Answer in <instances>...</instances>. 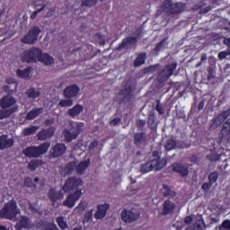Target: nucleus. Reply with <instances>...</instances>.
I'll return each mask as SVG.
<instances>
[{
  "mask_svg": "<svg viewBox=\"0 0 230 230\" xmlns=\"http://www.w3.org/2000/svg\"><path fill=\"white\" fill-rule=\"evenodd\" d=\"M137 127H145V120L139 119L137 122Z\"/></svg>",
  "mask_w": 230,
  "mask_h": 230,
  "instance_id": "nucleus-61",
  "label": "nucleus"
},
{
  "mask_svg": "<svg viewBox=\"0 0 230 230\" xmlns=\"http://www.w3.org/2000/svg\"><path fill=\"white\" fill-rule=\"evenodd\" d=\"M227 118H230V108L221 111L220 114L214 119L211 127L213 128H218V127H220V125H222V123H224Z\"/></svg>",
  "mask_w": 230,
  "mask_h": 230,
  "instance_id": "nucleus-15",
  "label": "nucleus"
},
{
  "mask_svg": "<svg viewBox=\"0 0 230 230\" xmlns=\"http://www.w3.org/2000/svg\"><path fill=\"white\" fill-rule=\"evenodd\" d=\"M119 94L122 96L120 99L121 103H132V100H134V86L127 83Z\"/></svg>",
  "mask_w": 230,
  "mask_h": 230,
  "instance_id": "nucleus-7",
  "label": "nucleus"
},
{
  "mask_svg": "<svg viewBox=\"0 0 230 230\" xmlns=\"http://www.w3.org/2000/svg\"><path fill=\"white\" fill-rule=\"evenodd\" d=\"M177 146V143L173 139H168L164 144V148L167 151L173 150Z\"/></svg>",
  "mask_w": 230,
  "mask_h": 230,
  "instance_id": "nucleus-43",
  "label": "nucleus"
},
{
  "mask_svg": "<svg viewBox=\"0 0 230 230\" xmlns=\"http://www.w3.org/2000/svg\"><path fill=\"white\" fill-rule=\"evenodd\" d=\"M185 224H191L193 222V217L191 216H188L184 219Z\"/></svg>",
  "mask_w": 230,
  "mask_h": 230,
  "instance_id": "nucleus-59",
  "label": "nucleus"
},
{
  "mask_svg": "<svg viewBox=\"0 0 230 230\" xmlns=\"http://www.w3.org/2000/svg\"><path fill=\"white\" fill-rule=\"evenodd\" d=\"M66 150H67V147H66V144H56L53 147L51 156L54 158L60 157L61 155H64V154H66Z\"/></svg>",
  "mask_w": 230,
  "mask_h": 230,
  "instance_id": "nucleus-22",
  "label": "nucleus"
},
{
  "mask_svg": "<svg viewBox=\"0 0 230 230\" xmlns=\"http://www.w3.org/2000/svg\"><path fill=\"white\" fill-rule=\"evenodd\" d=\"M175 209V204L170 200H166L164 204V213L168 215V213H172Z\"/></svg>",
  "mask_w": 230,
  "mask_h": 230,
  "instance_id": "nucleus-32",
  "label": "nucleus"
},
{
  "mask_svg": "<svg viewBox=\"0 0 230 230\" xmlns=\"http://www.w3.org/2000/svg\"><path fill=\"white\" fill-rule=\"evenodd\" d=\"M45 125H53V119H45Z\"/></svg>",
  "mask_w": 230,
  "mask_h": 230,
  "instance_id": "nucleus-63",
  "label": "nucleus"
},
{
  "mask_svg": "<svg viewBox=\"0 0 230 230\" xmlns=\"http://www.w3.org/2000/svg\"><path fill=\"white\" fill-rule=\"evenodd\" d=\"M212 186H213V183H210V181L205 182L202 184L201 190H203L204 191H209V190H211Z\"/></svg>",
  "mask_w": 230,
  "mask_h": 230,
  "instance_id": "nucleus-53",
  "label": "nucleus"
},
{
  "mask_svg": "<svg viewBox=\"0 0 230 230\" xmlns=\"http://www.w3.org/2000/svg\"><path fill=\"white\" fill-rule=\"evenodd\" d=\"M147 123L150 128H155V127H157V124L155 123V117L154 116L149 118Z\"/></svg>",
  "mask_w": 230,
  "mask_h": 230,
  "instance_id": "nucleus-49",
  "label": "nucleus"
},
{
  "mask_svg": "<svg viewBox=\"0 0 230 230\" xmlns=\"http://www.w3.org/2000/svg\"><path fill=\"white\" fill-rule=\"evenodd\" d=\"M143 141H145V133H137L134 136V143L136 145V146H141V143H143Z\"/></svg>",
  "mask_w": 230,
  "mask_h": 230,
  "instance_id": "nucleus-36",
  "label": "nucleus"
},
{
  "mask_svg": "<svg viewBox=\"0 0 230 230\" xmlns=\"http://www.w3.org/2000/svg\"><path fill=\"white\" fill-rule=\"evenodd\" d=\"M49 199L51 202L62 200V199H64V192H62V190H56L55 189H50L49 190Z\"/></svg>",
  "mask_w": 230,
  "mask_h": 230,
  "instance_id": "nucleus-25",
  "label": "nucleus"
},
{
  "mask_svg": "<svg viewBox=\"0 0 230 230\" xmlns=\"http://www.w3.org/2000/svg\"><path fill=\"white\" fill-rule=\"evenodd\" d=\"M137 44V37L128 36L122 40L121 43L116 48L117 51L121 49H132Z\"/></svg>",
  "mask_w": 230,
  "mask_h": 230,
  "instance_id": "nucleus-11",
  "label": "nucleus"
},
{
  "mask_svg": "<svg viewBox=\"0 0 230 230\" xmlns=\"http://www.w3.org/2000/svg\"><path fill=\"white\" fill-rule=\"evenodd\" d=\"M85 209H87V201L81 200L77 205V208H75V211H77V213H84Z\"/></svg>",
  "mask_w": 230,
  "mask_h": 230,
  "instance_id": "nucleus-42",
  "label": "nucleus"
},
{
  "mask_svg": "<svg viewBox=\"0 0 230 230\" xmlns=\"http://www.w3.org/2000/svg\"><path fill=\"white\" fill-rule=\"evenodd\" d=\"M82 186H84V181L77 177H69L66 180L65 184L62 186V190L64 193H70V191H78L81 190L82 193Z\"/></svg>",
  "mask_w": 230,
  "mask_h": 230,
  "instance_id": "nucleus-5",
  "label": "nucleus"
},
{
  "mask_svg": "<svg viewBox=\"0 0 230 230\" xmlns=\"http://www.w3.org/2000/svg\"><path fill=\"white\" fill-rule=\"evenodd\" d=\"M44 112V108H33L31 111H30L26 115V119H29L30 121L35 119V118L40 116Z\"/></svg>",
  "mask_w": 230,
  "mask_h": 230,
  "instance_id": "nucleus-27",
  "label": "nucleus"
},
{
  "mask_svg": "<svg viewBox=\"0 0 230 230\" xmlns=\"http://www.w3.org/2000/svg\"><path fill=\"white\" fill-rule=\"evenodd\" d=\"M89 164H91V158L79 163L77 165H75L76 173L78 175H84V173H85V170L89 168Z\"/></svg>",
  "mask_w": 230,
  "mask_h": 230,
  "instance_id": "nucleus-26",
  "label": "nucleus"
},
{
  "mask_svg": "<svg viewBox=\"0 0 230 230\" xmlns=\"http://www.w3.org/2000/svg\"><path fill=\"white\" fill-rule=\"evenodd\" d=\"M24 185L27 188H33V181L31 180V178H25L24 180Z\"/></svg>",
  "mask_w": 230,
  "mask_h": 230,
  "instance_id": "nucleus-54",
  "label": "nucleus"
},
{
  "mask_svg": "<svg viewBox=\"0 0 230 230\" xmlns=\"http://www.w3.org/2000/svg\"><path fill=\"white\" fill-rule=\"evenodd\" d=\"M79 93H80V87H78V85L70 84L64 89L63 96L67 100H73V98H76V96H78Z\"/></svg>",
  "mask_w": 230,
  "mask_h": 230,
  "instance_id": "nucleus-13",
  "label": "nucleus"
},
{
  "mask_svg": "<svg viewBox=\"0 0 230 230\" xmlns=\"http://www.w3.org/2000/svg\"><path fill=\"white\" fill-rule=\"evenodd\" d=\"M109 209H111V205L109 203L98 205L97 211L94 214L95 218H97V220H102V218H105L107 211H109Z\"/></svg>",
  "mask_w": 230,
  "mask_h": 230,
  "instance_id": "nucleus-17",
  "label": "nucleus"
},
{
  "mask_svg": "<svg viewBox=\"0 0 230 230\" xmlns=\"http://www.w3.org/2000/svg\"><path fill=\"white\" fill-rule=\"evenodd\" d=\"M34 8H35V11L32 12L30 15V19L31 21H35V19H37V15H39L40 12H43V10L46 8V4H35Z\"/></svg>",
  "mask_w": 230,
  "mask_h": 230,
  "instance_id": "nucleus-29",
  "label": "nucleus"
},
{
  "mask_svg": "<svg viewBox=\"0 0 230 230\" xmlns=\"http://www.w3.org/2000/svg\"><path fill=\"white\" fill-rule=\"evenodd\" d=\"M40 27L34 25L28 33L22 38L21 42H22V44H35L39 39V35H40Z\"/></svg>",
  "mask_w": 230,
  "mask_h": 230,
  "instance_id": "nucleus-6",
  "label": "nucleus"
},
{
  "mask_svg": "<svg viewBox=\"0 0 230 230\" xmlns=\"http://www.w3.org/2000/svg\"><path fill=\"white\" fill-rule=\"evenodd\" d=\"M175 69H177V63L168 65L158 75V80L160 82H166V80L173 75V71H175Z\"/></svg>",
  "mask_w": 230,
  "mask_h": 230,
  "instance_id": "nucleus-12",
  "label": "nucleus"
},
{
  "mask_svg": "<svg viewBox=\"0 0 230 230\" xmlns=\"http://www.w3.org/2000/svg\"><path fill=\"white\" fill-rule=\"evenodd\" d=\"M40 164H42V161L31 160L28 164V168H30L31 172H35V170H37V168H39Z\"/></svg>",
  "mask_w": 230,
  "mask_h": 230,
  "instance_id": "nucleus-38",
  "label": "nucleus"
},
{
  "mask_svg": "<svg viewBox=\"0 0 230 230\" xmlns=\"http://www.w3.org/2000/svg\"><path fill=\"white\" fill-rule=\"evenodd\" d=\"M162 193L164 197H175V191L172 190V189L166 185H164Z\"/></svg>",
  "mask_w": 230,
  "mask_h": 230,
  "instance_id": "nucleus-39",
  "label": "nucleus"
},
{
  "mask_svg": "<svg viewBox=\"0 0 230 230\" xmlns=\"http://www.w3.org/2000/svg\"><path fill=\"white\" fill-rule=\"evenodd\" d=\"M38 62H41L44 66H51L52 64H55V58L48 53H42V49H40V55L38 58Z\"/></svg>",
  "mask_w": 230,
  "mask_h": 230,
  "instance_id": "nucleus-21",
  "label": "nucleus"
},
{
  "mask_svg": "<svg viewBox=\"0 0 230 230\" xmlns=\"http://www.w3.org/2000/svg\"><path fill=\"white\" fill-rule=\"evenodd\" d=\"M16 103L17 100H15V97L12 95H5L0 100L1 109H13V107H17L15 105Z\"/></svg>",
  "mask_w": 230,
  "mask_h": 230,
  "instance_id": "nucleus-16",
  "label": "nucleus"
},
{
  "mask_svg": "<svg viewBox=\"0 0 230 230\" xmlns=\"http://www.w3.org/2000/svg\"><path fill=\"white\" fill-rule=\"evenodd\" d=\"M80 197H82V190L74 191L66 196L65 201L63 202V206L70 208H75V204H76L77 200H80Z\"/></svg>",
  "mask_w": 230,
  "mask_h": 230,
  "instance_id": "nucleus-10",
  "label": "nucleus"
},
{
  "mask_svg": "<svg viewBox=\"0 0 230 230\" xmlns=\"http://www.w3.org/2000/svg\"><path fill=\"white\" fill-rule=\"evenodd\" d=\"M25 94L28 98L31 100H37V98L40 97V91L35 90L34 87H31L26 90Z\"/></svg>",
  "mask_w": 230,
  "mask_h": 230,
  "instance_id": "nucleus-30",
  "label": "nucleus"
},
{
  "mask_svg": "<svg viewBox=\"0 0 230 230\" xmlns=\"http://www.w3.org/2000/svg\"><path fill=\"white\" fill-rule=\"evenodd\" d=\"M172 6L173 4L172 3V1L166 0L163 4V10H164V12H167V13H171Z\"/></svg>",
  "mask_w": 230,
  "mask_h": 230,
  "instance_id": "nucleus-45",
  "label": "nucleus"
},
{
  "mask_svg": "<svg viewBox=\"0 0 230 230\" xmlns=\"http://www.w3.org/2000/svg\"><path fill=\"white\" fill-rule=\"evenodd\" d=\"M98 4V0H82L81 8H93Z\"/></svg>",
  "mask_w": 230,
  "mask_h": 230,
  "instance_id": "nucleus-33",
  "label": "nucleus"
},
{
  "mask_svg": "<svg viewBox=\"0 0 230 230\" xmlns=\"http://www.w3.org/2000/svg\"><path fill=\"white\" fill-rule=\"evenodd\" d=\"M31 70H32L31 66H27L23 70L18 69L16 71V75L17 76H19V78H23L24 80H26L27 78H30Z\"/></svg>",
  "mask_w": 230,
  "mask_h": 230,
  "instance_id": "nucleus-31",
  "label": "nucleus"
},
{
  "mask_svg": "<svg viewBox=\"0 0 230 230\" xmlns=\"http://www.w3.org/2000/svg\"><path fill=\"white\" fill-rule=\"evenodd\" d=\"M224 44H226V46L230 48V38H225Z\"/></svg>",
  "mask_w": 230,
  "mask_h": 230,
  "instance_id": "nucleus-62",
  "label": "nucleus"
},
{
  "mask_svg": "<svg viewBox=\"0 0 230 230\" xmlns=\"http://www.w3.org/2000/svg\"><path fill=\"white\" fill-rule=\"evenodd\" d=\"M55 13V8L49 9V12L47 13L46 17H51Z\"/></svg>",
  "mask_w": 230,
  "mask_h": 230,
  "instance_id": "nucleus-60",
  "label": "nucleus"
},
{
  "mask_svg": "<svg viewBox=\"0 0 230 230\" xmlns=\"http://www.w3.org/2000/svg\"><path fill=\"white\" fill-rule=\"evenodd\" d=\"M172 172H175L176 173H180V175H181L182 177H188V173H190V170L188 169V166L182 164H172Z\"/></svg>",
  "mask_w": 230,
  "mask_h": 230,
  "instance_id": "nucleus-23",
  "label": "nucleus"
},
{
  "mask_svg": "<svg viewBox=\"0 0 230 230\" xmlns=\"http://www.w3.org/2000/svg\"><path fill=\"white\" fill-rule=\"evenodd\" d=\"M207 60H208V54H206V53L201 54L200 62H199L196 65V67H200V66H202V64H204V62H206Z\"/></svg>",
  "mask_w": 230,
  "mask_h": 230,
  "instance_id": "nucleus-51",
  "label": "nucleus"
},
{
  "mask_svg": "<svg viewBox=\"0 0 230 230\" xmlns=\"http://www.w3.org/2000/svg\"><path fill=\"white\" fill-rule=\"evenodd\" d=\"M121 123L120 118H115L110 121L111 127H117V125H119Z\"/></svg>",
  "mask_w": 230,
  "mask_h": 230,
  "instance_id": "nucleus-52",
  "label": "nucleus"
},
{
  "mask_svg": "<svg viewBox=\"0 0 230 230\" xmlns=\"http://www.w3.org/2000/svg\"><path fill=\"white\" fill-rule=\"evenodd\" d=\"M82 112H84V105L77 103L67 111V115L73 119H75V118H78Z\"/></svg>",
  "mask_w": 230,
  "mask_h": 230,
  "instance_id": "nucleus-20",
  "label": "nucleus"
},
{
  "mask_svg": "<svg viewBox=\"0 0 230 230\" xmlns=\"http://www.w3.org/2000/svg\"><path fill=\"white\" fill-rule=\"evenodd\" d=\"M156 111L159 114H164V110H163V104H161L160 101L156 102Z\"/></svg>",
  "mask_w": 230,
  "mask_h": 230,
  "instance_id": "nucleus-55",
  "label": "nucleus"
},
{
  "mask_svg": "<svg viewBox=\"0 0 230 230\" xmlns=\"http://www.w3.org/2000/svg\"><path fill=\"white\" fill-rule=\"evenodd\" d=\"M21 214V210L17 207V201L11 199L0 210V218H5L6 220H13L17 215Z\"/></svg>",
  "mask_w": 230,
  "mask_h": 230,
  "instance_id": "nucleus-3",
  "label": "nucleus"
},
{
  "mask_svg": "<svg viewBox=\"0 0 230 230\" xmlns=\"http://www.w3.org/2000/svg\"><path fill=\"white\" fill-rule=\"evenodd\" d=\"M141 217V214L134 212V210L123 209L120 213V218L125 224H132Z\"/></svg>",
  "mask_w": 230,
  "mask_h": 230,
  "instance_id": "nucleus-9",
  "label": "nucleus"
},
{
  "mask_svg": "<svg viewBox=\"0 0 230 230\" xmlns=\"http://www.w3.org/2000/svg\"><path fill=\"white\" fill-rule=\"evenodd\" d=\"M85 124L84 122H71L70 129L65 128L63 130V137L65 138L66 143H71L74 139H76L82 134Z\"/></svg>",
  "mask_w": 230,
  "mask_h": 230,
  "instance_id": "nucleus-1",
  "label": "nucleus"
},
{
  "mask_svg": "<svg viewBox=\"0 0 230 230\" xmlns=\"http://www.w3.org/2000/svg\"><path fill=\"white\" fill-rule=\"evenodd\" d=\"M55 130H57L55 126H50L49 128H42L37 134L39 141H46V139L53 137L55 136Z\"/></svg>",
  "mask_w": 230,
  "mask_h": 230,
  "instance_id": "nucleus-14",
  "label": "nucleus"
},
{
  "mask_svg": "<svg viewBox=\"0 0 230 230\" xmlns=\"http://www.w3.org/2000/svg\"><path fill=\"white\" fill-rule=\"evenodd\" d=\"M220 222V217H210L209 219V224L213 226V224H218Z\"/></svg>",
  "mask_w": 230,
  "mask_h": 230,
  "instance_id": "nucleus-57",
  "label": "nucleus"
},
{
  "mask_svg": "<svg viewBox=\"0 0 230 230\" xmlns=\"http://www.w3.org/2000/svg\"><path fill=\"white\" fill-rule=\"evenodd\" d=\"M98 146V142L96 140H93L89 145V150H93V148H96Z\"/></svg>",
  "mask_w": 230,
  "mask_h": 230,
  "instance_id": "nucleus-58",
  "label": "nucleus"
},
{
  "mask_svg": "<svg viewBox=\"0 0 230 230\" xmlns=\"http://www.w3.org/2000/svg\"><path fill=\"white\" fill-rule=\"evenodd\" d=\"M93 220V209L88 210L84 214V223L91 222Z\"/></svg>",
  "mask_w": 230,
  "mask_h": 230,
  "instance_id": "nucleus-47",
  "label": "nucleus"
},
{
  "mask_svg": "<svg viewBox=\"0 0 230 230\" xmlns=\"http://www.w3.org/2000/svg\"><path fill=\"white\" fill-rule=\"evenodd\" d=\"M16 229H31V219L26 216H22L20 221L16 223Z\"/></svg>",
  "mask_w": 230,
  "mask_h": 230,
  "instance_id": "nucleus-18",
  "label": "nucleus"
},
{
  "mask_svg": "<svg viewBox=\"0 0 230 230\" xmlns=\"http://www.w3.org/2000/svg\"><path fill=\"white\" fill-rule=\"evenodd\" d=\"M18 107H13L11 109H0V119H6V118H10L12 114L17 112Z\"/></svg>",
  "mask_w": 230,
  "mask_h": 230,
  "instance_id": "nucleus-28",
  "label": "nucleus"
},
{
  "mask_svg": "<svg viewBox=\"0 0 230 230\" xmlns=\"http://www.w3.org/2000/svg\"><path fill=\"white\" fill-rule=\"evenodd\" d=\"M15 141L13 138H8V135L0 136V150H4L5 148H12Z\"/></svg>",
  "mask_w": 230,
  "mask_h": 230,
  "instance_id": "nucleus-19",
  "label": "nucleus"
},
{
  "mask_svg": "<svg viewBox=\"0 0 230 230\" xmlns=\"http://www.w3.org/2000/svg\"><path fill=\"white\" fill-rule=\"evenodd\" d=\"M56 222H57L58 227H60V229H62V230L67 229V227H68L67 222H66V220L64 219V217L60 216V217H57Z\"/></svg>",
  "mask_w": 230,
  "mask_h": 230,
  "instance_id": "nucleus-40",
  "label": "nucleus"
},
{
  "mask_svg": "<svg viewBox=\"0 0 230 230\" xmlns=\"http://www.w3.org/2000/svg\"><path fill=\"white\" fill-rule=\"evenodd\" d=\"M183 11H184V5H182V3L172 4L171 13H181Z\"/></svg>",
  "mask_w": 230,
  "mask_h": 230,
  "instance_id": "nucleus-37",
  "label": "nucleus"
},
{
  "mask_svg": "<svg viewBox=\"0 0 230 230\" xmlns=\"http://www.w3.org/2000/svg\"><path fill=\"white\" fill-rule=\"evenodd\" d=\"M39 57H40V49L37 47L26 49L21 54L22 62L25 64H37Z\"/></svg>",
  "mask_w": 230,
  "mask_h": 230,
  "instance_id": "nucleus-4",
  "label": "nucleus"
},
{
  "mask_svg": "<svg viewBox=\"0 0 230 230\" xmlns=\"http://www.w3.org/2000/svg\"><path fill=\"white\" fill-rule=\"evenodd\" d=\"M208 181L210 183L215 184L218 181V172H213L208 175Z\"/></svg>",
  "mask_w": 230,
  "mask_h": 230,
  "instance_id": "nucleus-46",
  "label": "nucleus"
},
{
  "mask_svg": "<svg viewBox=\"0 0 230 230\" xmlns=\"http://www.w3.org/2000/svg\"><path fill=\"white\" fill-rule=\"evenodd\" d=\"M198 109H199V111H202V109H204V102H199Z\"/></svg>",
  "mask_w": 230,
  "mask_h": 230,
  "instance_id": "nucleus-64",
  "label": "nucleus"
},
{
  "mask_svg": "<svg viewBox=\"0 0 230 230\" xmlns=\"http://www.w3.org/2000/svg\"><path fill=\"white\" fill-rule=\"evenodd\" d=\"M43 230H60L58 229V226L55 223H48L44 226Z\"/></svg>",
  "mask_w": 230,
  "mask_h": 230,
  "instance_id": "nucleus-48",
  "label": "nucleus"
},
{
  "mask_svg": "<svg viewBox=\"0 0 230 230\" xmlns=\"http://www.w3.org/2000/svg\"><path fill=\"white\" fill-rule=\"evenodd\" d=\"M219 134L222 139H230V118L223 123Z\"/></svg>",
  "mask_w": 230,
  "mask_h": 230,
  "instance_id": "nucleus-24",
  "label": "nucleus"
},
{
  "mask_svg": "<svg viewBox=\"0 0 230 230\" xmlns=\"http://www.w3.org/2000/svg\"><path fill=\"white\" fill-rule=\"evenodd\" d=\"M37 130H39L38 126H31L30 128H25L22 131L23 136H31V134H35V132H37Z\"/></svg>",
  "mask_w": 230,
  "mask_h": 230,
  "instance_id": "nucleus-41",
  "label": "nucleus"
},
{
  "mask_svg": "<svg viewBox=\"0 0 230 230\" xmlns=\"http://www.w3.org/2000/svg\"><path fill=\"white\" fill-rule=\"evenodd\" d=\"M227 55H229L226 51H221L218 54L219 60H224V58H227Z\"/></svg>",
  "mask_w": 230,
  "mask_h": 230,
  "instance_id": "nucleus-56",
  "label": "nucleus"
},
{
  "mask_svg": "<svg viewBox=\"0 0 230 230\" xmlns=\"http://www.w3.org/2000/svg\"><path fill=\"white\" fill-rule=\"evenodd\" d=\"M145 64V52H141L134 61V67H141Z\"/></svg>",
  "mask_w": 230,
  "mask_h": 230,
  "instance_id": "nucleus-34",
  "label": "nucleus"
},
{
  "mask_svg": "<svg viewBox=\"0 0 230 230\" xmlns=\"http://www.w3.org/2000/svg\"><path fill=\"white\" fill-rule=\"evenodd\" d=\"M219 230H230V220H225L219 227Z\"/></svg>",
  "mask_w": 230,
  "mask_h": 230,
  "instance_id": "nucleus-50",
  "label": "nucleus"
},
{
  "mask_svg": "<svg viewBox=\"0 0 230 230\" xmlns=\"http://www.w3.org/2000/svg\"><path fill=\"white\" fill-rule=\"evenodd\" d=\"M75 170H76V162H69L65 166V173H66L67 175H71V173H73Z\"/></svg>",
  "mask_w": 230,
  "mask_h": 230,
  "instance_id": "nucleus-35",
  "label": "nucleus"
},
{
  "mask_svg": "<svg viewBox=\"0 0 230 230\" xmlns=\"http://www.w3.org/2000/svg\"><path fill=\"white\" fill-rule=\"evenodd\" d=\"M51 146V143L44 142L38 146H27L25 149L22 150L23 155L25 157H29V159L40 157V155H44L49 150Z\"/></svg>",
  "mask_w": 230,
  "mask_h": 230,
  "instance_id": "nucleus-2",
  "label": "nucleus"
},
{
  "mask_svg": "<svg viewBox=\"0 0 230 230\" xmlns=\"http://www.w3.org/2000/svg\"><path fill=\"white\" fill-rule=\"evenodd\" d=\"M167 161L164 158H154L151 161L146 163L145 172H152V170H163L167 164Z\"/></svg>",
  "mask_w": 230,
  "mask_h": 230,
  "instance_id": "nucleus-8",
  "label": "nucleus"
},
{
  "mask_svg": "<svg viewBox=\"0 0 230 230\" xmlns=\"http://www.w3.org/2000/svg\"><path fill=\"white\" fill-rule=\"evenodd\" d=\"M58 107H72L73 99H63L58 102Z\"/></svg>",
  "mask_w": 230,
  "mask_h": 230,
  "instance_id": "nucleus-44",
  "label": "nucleus"
}]
</instances>
